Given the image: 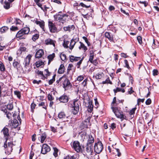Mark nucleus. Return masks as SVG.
Masks as SVG:
<instances>
[{
	"label": "nucleus",
	"instance_id": "obj_53",
	"mask_svg": "<svg viewBox=\"0 0 159 159\" xmlns=\"http://www.w3.org/2000/svg\"><path fill=\"white\" fill-rule=\"evenodd\" d=\"M79 61L77 63V68H79L80 67V66L82 63V62L83 61V59H81L79 60Z\"/></svg>",
	"mask_w": 159,
	"mask_h": 159
},
{
	"label": "nucleus",
	"instance_id": "obj_5",
	"mask_svg": "<svg viewBox=\"0 0 159 159\" xmlns=\"http://www.w3.org/2000/svg\"><path fill=\"white\" fill-rule=\"evenodd\" d=\"M72 147L77 152H82L83 150V147L81 146L80 142L75 141H74L72 143Z\"/></svg>",
	"mask_w": 159,
	"mask_h": 159
},
{
	"label": "nucleus",
	"instance_id": "obj_52",
	"mask_svg": "<svg viewBox=\"0 0 159 159\" xmlns=\"http://www.w3.org/2000/svg\"><path fill=\"white\" fill-rule=\"evenodd\" d=\"M121 11L122 13L127 16H129V13L125 10L123 9V8H121Z\"/></svg>",
	"mask_w": 159,
	"mask_h": 159
},
{
	"label": "nucleus",
	"instance_id": "obj_61",
	"mask_svg": "<svg viewBox=\"0 0 159 159\" xmlns=\"http://www.w3.org/2000/svg\"><path fill=\"white\" fill-rule=\"evenodd\" d=\"M36 105L34 103H33L31 104V108L32 111L33 112L35 108V107L36 106Z\"/></svg>",
	"mask_w": 159,
	"mask_h": 159
},
{
	"label": "nucleus",
	"instance_id": "obj_17",
	"mask_svg": "<svg viewBox=\"0 0 159 159\" xmlns=\"http://www.w3.org/2000/svg\"><path fill=\"white\" fill-rule=\"evenodd\" d=\"M45 43L46 45H48L49 44L52 45L54 47H55V41L52 40V39L48 38L45 40Z\"/></svg>",
	"mask_w": 159,
	"mask_h": 159
},
{
	"label": "nucleus",
	"instance_id": "obj_9",
	"mask_svg": "<svg viewBox=\"0 0 159 159\" xmlns=\"http://www.w3.org/2000/svg\"><path fill=\"white\" fill-rule=\"evenodd\" d=\"M17 115V118L18 120L19 121V123L17 120H14L13 122L12 123V126L13 128H16L19 125V124H20L21 123V120L19 114H18Z\"/></svg>",
	"mask_w": 159,
	"mask_h": 159
},
{
	"label": "nucleus",
	"instance_id": "obj_16",
	"mask_svg": "<svg viewBox=\"0 0 159 159\" xmlns=\"http://www.w3.org/2000/svg\"><path fill=\"white\" fill-rule=\"evenodd\" d=\"M75 28V26L74 25H69L66 26H65L63 27V30L65 31H68L69 32L71 31L74 30Z\"/></svg>",
	"mask_w": 159,
	"mask_h": 159
},
{
	"label": "nucleus",
	"instance_id": "obj_49",
	"mask_svg": "<svg viewBox=\"0 0 159 159\" xmlns=\"http://www.w3.org/2000/svg\"><path fill=\"white\" fill-rule=\"evenodd\" d=\"M39 35L38 34H35L33 36V37L32 38V39L33 40L35 41L37 40L39 37Z\"/></svg>",
	"mask_w": 159,
	"mask_h": 159
},
{
	"label": "nucleus",
	"instance_id": "obj_10",
	"mask_svg": "<svg viewBox=\"0 0 159 159\" xmlns=\"http://www.w3.org/2000/svg\"><path fill=\"white\" fill-rule=\"evenodd\" d=\"M50 148L47 144H44L43 145L41 152L42 153L45 154L47 153L48 152L50 151Z\"/></svg>",
	"mask_w": 159,
	"mask_h": 159
},
{
	"label": "nucleus",
	"instance_id": "obj_48",
	"mask_svg": "<svg viewBox=\"0 0 159 159\" xmlns=\"http://www.w3.org/2000/svg\"><path fill=\"white\" fill-rule=\"evenodd\" d=\"M13 20V19L12 18L10 17L7 19V23H11L12 24H13L14 23Z\"/></svg>",
	"mask_w": 159,
	"mask_h": 159
},
{
	"label": "nucleus",
	"instance_id": "obj_7",
	"mask_svg": "<svg viewBox=\"0 0 159 159\" xmlns=\"http://www.w3.org/2000/svg\"><path fill=\"white\" fill-rule=\"evenodd\" d=\"M103 145L101 142H98L95 143L94 146V150L96 153H100L103 149Z\"/></svg>",
	"mask_w": 159,
	"mask_h": 159
},
{
	"label": "nucleus",
	"instance_id": "obj_36",
	"mask_svg": "<svg viewBox=\"0 0 159 159\" xmlns=\"http://www.w3.org/2000/svg\"><path fill=\"white\" fill-rule=\"evenodd\" d=\"M136 109V107H135L132 108L129 112V114L130 115L131 117L133 118L134 117V114L135 113V111Z\"/></svg>",
	"mask_w": 159,
	"mask_h": 159
},
{
	"label": "nucleus",
	"instance_id": "obj_21",
	"mask_svg": "<svg viewBox=\"0 0 159 159\" xmlns=\"http://www.w3.org/2000/svg\"><path fill=\"white\" fill-rule=\"evenodd\" d=\"M79 43L80 44V45L78 46V48L80 50H83L84 52H85L87 50V47L85 46L83 43L81 42H80Z\"/></svg>",
	"mask_w": 159,
	"mask_h": 159
},
{
	"label": "nucleus",
	"instance_id": "obj_39",
	"mask_svg": "<svg viewBox=\"0 0 159 159\" xmlns=\"http://www.w3.org/2000/svg\"><path fill=\"white\" fill-rule=\"evenodd\" d=\"M8 28L7 26H3L0 28V32L1 33H4L6 32L8 30Z\"/></svg>",
	"mask_w": 159,
	"mask_h": 159
},
{
	"label": "nucleus",
	"instance_id": "obj_45",
	"mask_svg": "<svg viewBox=\"0 0 159 159\" xmlns=\"http://www.w3.org/2000/svg\"><path fill=\"white\" fill-rule=\"evenodd\" d=\"M56 76V75H54L52 79L50 80L48 82V83L49 85H51L52 84L53 82L55 81V77Z\"/></svg>",
	"mask_w": 159,
	"mask_h": 159
},
{
	"label": "nucleus",
	"instance_id": "obj_43",
	"mask_svg": "<svg viewBox=\"0 0 159 159\" xmlns=\"http://www.w3.org/2000/svg\"><path fill=\"white\" fill-rule=\"evenodd\" d=\"M46 137V135L45 134H42L41 137V142L43 143Z\"/></svg>",
	"mask_w": 159,
	"mask_h": 159
},
{
	"label": "nucleus",
	"instance_id": "obj_22",
	"mask_svg": "<svg viewBox=\"0 0 159 159\" xmlns=\"http://www.w3.org/2000/svg\"><path fill=\"white\" fill-rule=\"evenodd\" d=\"M91 116H89L87 119L84 121L83 122L84 127H87L88 125L89 124V121L90 120Z\"/></svg>",
	"mask_w": 159,
	"mask_h": 159
},
{
	"label": "nucleus",
	"instance_id": "obj_44",
	"mask_svg": "<svg viewBox=\"0 0 159 159\" xmlns=\"http://www.w3.org/2000/svg\"><path fill=\"white\" fill-rule=\"evenodd\" d=\"M94 57V54L93 53H91L90 54L89 61L90 62H92Z\"/></svg>",
	"mask_w": 159,
	"mask_h": 159
},
{
	"label": "nucleus",
	"instance_id": "obj_30",
	"mask_svg": "<svg viewBox=\"0 0 159 159\" xmlns=\"http://www.w3.org/2000/svg\"><path fill=\"white\" fill-rule=\"evenodd\" d=\"M21 30L25 35L28 34L30 31V29L28 27L23 28Z\"/></svg>",
	"mask_w": 159,
	"mask_h": 159
},
{
	"label": "nucleus",
	"instance_id": "obj_8",
	"mask_svg": "<svg viewBox=\"0 0 159 159\" xmlns=\"http://www.w3.org/2000/svg\"><path fill=\"white\" fill-rule=\"evenodd\" d=\"M48 27L50 31L52 33L57 32L60 30H57L55 25L51 21L48 22Z\"/></svg>",
	"mask_w": 159,
	"mask_h": 159
},
{
	"label": "nucleus",
	"instance_id": "obj_33",
	"mask_svg": "<svg viewBox=\"0 0 159 159\" xmlns=\"http://www.w3.org/2000/svg\"><path fill=\"white\" fill-rule=\"evenodd\" d=\"M38 106L39 107L42 106L43 108L47 109L48 105L45 102H43L39 103L38 104Z\"/></svg>",
	"mask_w": 159,
	"mask_h": 159
},
{
	"label": "nucleus",
	"instance_id": "obj_12",
	"mask_svg": "<svg viewBox=\"0 0 159 159\" xmlns=\"http://www.w3.org/2000/svg\"><path fill=\"white\" fill-rule=\"evenodd\" d=\"M33 22L36 24L37 25H39L41 28L45 31L44 30V22L43 20L39 21L37 20V19H34Z\"/></svg>",
	"mask_w": 159,
	"mask_h": 159
},
{
	"label": "nucleus",
	"instance_id": "obj_37",
	"mask_svg": "<svg viewBox=\"0 0 159 159\" xmlns=\"http://www.w3.org/2000/svg\"><path fill=\"white\" fill-rule=\"evenodd\" d=\"M43 64L44 62L41 60H39L35 63V65L37 67H39L40 66L43 65Z\"/></svg>",
	"mask_w": 159,
	"mask_h": 159
},
{
	"label": "nucleus",
	"instance_id": "obj_3",
	"mask_svg": "<svg viewBox=\"0 0 159 159\" xmlns=\"http://www.w3.org/2000/svg\"><path fill=\"white\" fill-rule=\"evenodd\" d=\"M118 101H116V98H114L113 101L111 104V108L112 109L114 113L115 116L119 118V111L118 110L119 104V101L118 99Z\"/></svg>",
	"mask_w": 159,
	"mask_h": 159
},
{
	"label": "nucleus",
	"instance_id": "obj_50",
	"mask_svg": "<svg viewBox=\"0 0 159 159\" xmlns=\"http://www.w3.org/2000/svg\"><path fill=\"white\" fill-rule=\"evenodd\" d=\"M137 39L139 44H141L142 43V38L141 36H138L137 37Z\"/></svg>",
	"mask_w": 159,
	"mask_h": 159
},
{
	"label": "nucleus",
	"instance_id": "obj_63",
	"mask_svg": "<svg viewBox=\"0 0 159 159\" xmlns=\"http://www.w3.org/2000/svg\"><path fill=\"white\" fill-rule=\"evenodd\" d=\"M139 2L140 3L144 4L145 7H146L148 4V3L146 1H145L143 2L140 1Z\"/></svg>",
	"mask_w": 159,
	"mask_h": 159
},
{
	"label": "nucleus",
	"instance_id": "obj_40",
	"mask_svg": "<svg viewBox=\"0 0 159 159\" xmlns=\"http://www.w3.org/2000/svg\"><path fill=\"white\" fill-rule=\"evenodd\" d=\"M105 37L107 38L109 40H112V37L111 36L110 33L109 32H106L105 33Z\"/></svg>",
	"mask_w": 159,
	"mask_h": 159
},
{
	"label": "nucleus",
	"instance_id": "obj_24",
	"mask_svg": "<svg viewBox=\"0 0 159 159\" xmlns=\"http://www.w3.org/2000/svg\"><path fill=\"white\" fill-rule=\"evenodd\" d=\"M76 43V42L75 41L74 39H72L71 40L70 43L69 48L70 50H72L75 46Z\"/></svg>",
	"mask_w": 159,
	"mask_h": 159
},
{
	"label": "nucleus",
	"instance_id": "obj_55",
	"mask_svg": "<svg viewBox=\"0 0 159 159\" xmlns=\"http://www.w3.org/2000/svg\"><path fill=\"white\" fill-rule=\"evenodd\" d=\"M37 74L38 75H41L42 76V79H44L45 78V77L44 75L43 72L42 71L39 70H38L37 72Z\"/></svg>",
	"mask_w": 159,
	"mask_h": 159
},
{
	"label": "nucleus",
	"instance_id": "obj_31",
	"mask_svg": "<svg viewBox=\"0 0 159 159\" xmlns=\"http://www.w3.org/2000/svg\"><path fill=\"white\" fill-rule=\"evenodd\" d=\"M103 75L104 74L102 72H99L96 74L95 78L97 79H100L103 77Z\"/></svg>",
	"mask_w": 159,
	"mask_h": 159
},
{
	"label": "nucleus",
	"instance_id": "obj_54",
	"mask_svg": "<svg viewBox=\"0 0 159 159\" xmlns=\"http://www.w3.org/2000/svg\"><path fill=\"white\" fill-rule=\"evenodd\" d=\"M44 74L46 76H48L50 75V73L49 72L48 70V69H46L44 70Z\"/></svg>",
	"mask_w": 159,
	"mask_h": 159
},
{
	"label": "nucleus",
	"instance_id": "obj_1",
	"mask_svg": "<svg viewBox=\"0 0 159 159\" xmlns=\"http://www.w3.org/2000/svg\"><path fill=\"white\" fill-rule=\"evenodd\" d=\"M13 108V105L12 104H8L7 106H2L1 108V110L3 111L4 114L6 115L8 119H11L12 117H16L18 114H19V109L18 107H16L14 111V112H12V114L9 111H8L7 110H11Z\"/></svg>",
	"mask_w": 159,
	"mask_h": 159
},
{
	"label": "nucleus",
	"instance_id": "obj_58",
	"mask_svg": "<svg viewBox=\"0 0 159 159\" xmlns=\"http://www.w3.org/2000/svg\"><path fill=\"white\" fill-rule=\"evenodd\" d=\"M124 63L125 64V67H126L128 69H129L130 68V67L129 65L128 61L126 60H124Z\"/></svg>",
	"mask_w": 159,
	"mask_h": 159
},
{
	"label": "nucleus",
	"instance_id": "obj_11",
	"mask_svg": "<svg viewBox=\"0 0 159 159\" xmlns=\"http://www.w3.org/2000/svg\"><path fill=\"white\" fill-rule=\"evenodd\" d=\"M1 132L3 133L5 140L11 139L10 138H9V130L7 128L4 127L2 130Z\"/></svg>",
	"mask_w": 159,
	"mask_h": 159
},
{
	"label": "nucleus",
	"instance_id": "obj_27",
	"mask_svg": "<svg viewBox=\"0 0 159 159\" xmlns=\"http://www.w3.org/2000/svg\"><path fill=\"white\" fill-rule=\"evenodd\" d=\"M53 155L55 158H56L58 156L59 150L56 147L53 148Z\"/></svg>",
	"mask_w": 159,
	"mask_h": 159
},
{
	"label": "nucleus",
	"instance_id": "obj_28",
	"mask_svg": "<svg viewBox=\"0 0 159 159\" xmlns=\"http://www.w3.org/2000/svg\"><path fill=\"white\" fill-rule=\"evenodd\" d=\"M55 57V54L54 53L50 54L48 56V64H49L53 60Z\"/></svg>",
	"mask_w": 159,
	"mask_h": 159
},
{
	"label": "nucleus",
	"instance_id": "obj_15",
	"mask_svg": "<svg viewBox=\"0 0 159 159\" xmlns=\"http://www.w3.org/2000/svg\"><path fill=\"white\" fill-rule=\"evenodd\" d=\"M44 54L43 50L40 49L38 50L35 54V56L36 58H39L41 57Z\"/></svg>",
	"mask_w": 159,
	"mask_h": 159
},
{
	"label": "nucleus",
	"instance_id": "obj_56",
	"mask_svg": "<svg viewBox=\"0 0 159 159\" xmlns=\"http://www.w3.org/2000/svg\"><path fill=\"white\" fill-rule=\"evenodd\" d=\"M84 79V77L83 75H80L79 76L77 79V81H82Z\"/></svg>",
	"mask_w": 159,
	"mask_h": 159
},
{
	"label": "nucleus",
	"instance_id": "obj_25",
	"mask_svg": "<svg viewBox=\"0 0 159 159\" xmlns=\"http://www.w3.org/2000/svg\"><path fill=\"white\" fill-rule=\"evenodd\" d=\"M94 142V138L91 135H89V138L87 144L93 145Z\"/></svg>",
	"mask_w": 159,
	"mask_h": 159
},
{
	"label": "nucleus",
	"instance_id": "obj_20",
	"mask_svg": "<svg viewBox=\"0 0 159 159\" xmlns=\"http://www.w3.org/2000/svg\"><path fill=\"white\" fill-rule=\"evenodd\" d=\"M58 117L59 119H62V120L67 118L65 113L62 111L60 112L58 114Z\"/></svg>",
	"mask_w": 159,
	"mask_h": 159
},
{
	"label": "nucleus",
	"instance_id": "obj_62",
	"mask_svg": "<svg viewBox=\"0 0 159 159\" xmlns=\"http://www.w3.org/2000/svg\"><path fill=\"white\" fill-rule=\"evenodd\" d=\"M10 30L12 31H16L18 30V27L16 26H12L10 28Z\"/></svg>",
	"mask_w": 159,
	"mask_h": 159
},
{
	"label": "nucleus",
	"instance_id": "obj_34",
	"mask_svg": "<svg viewBox=\"0 0 159 159\" xmlns=\"http://www.w3.org/2000/svg\"><path fill=\"white\" fill-rule=\"evenodd\" d=\"M70 42L69 41L64 40L63 43V47L66 48H69Z\"/></svg>",
	"mask_w": 159,
	"mask_h": 159
},
{
	"label": "nucleus",
	"instance_id": "obj_47",
	"mask_svg": "<svg viewBox=\"0 0 159 159\" xmlns=\"http://www.w3.org/2000/svg\"><path fill=\"white\" fill-rule=\"evenodd\" d=\"M61 60L63 61H64L66 59V56L65 54H61L60 56Z\"/></svg>",
	"mask_w": 159,
	"mask_h": 159
},
{
	"label": "nucleus",
	"instance_id": "obj_23",
	"mask_svg": "<svg viewBox=\"0 0 159 159\" xmlns=\"http://www.w3.org/2000/svg\"><path fill=\"white\" fill-rule=\"evenodd\" d=\"M81 58L80 57H76L71 56L70 57V60L71 62H73L79 61Z\"/></svg>",
	"mask_w": 159,
	"mask_h": 159
},
{
	"label": "nucleus",
	"instance_id": "obj_42",
	"mask_svg": "<svg viewBox=\"0 0 159 159\" xmlns=\"http://www.w3.org/2000/svg\"><path fill=\"white\" fill-rule=\"evenodd\" d=\"M63 17H62V19H62V20H64V21H61V23L63 24L64 23L66 22V20L68 16V15L66 14H63Z\"/></svg>",
	"mask_w": 159,
	"mask_h": 159
},
{
	"label": "nucleus",
	"instance_id": "obj_26",
	"mask_svg": "<svg viewBox=\"0 0 159 159\" xmlns=\"http://www.w3.org/2000/svg\"><path fill=\"white\" fill-rule=\"evenodd\" d=\"M65 70V68L64 65L61 64L59 68L58 73L59 74H62L64 72Z\"/></svg>",
	"mask_w": 159,
	"mask_h": 159
},
{
	"label": "nucleus",
	"instance_id": "obj_32",
	"mask_svg": "<svg viewBox=\"0 0 159 159\" xmlns=\"http://www.w3.org/2000/svg\"><path fill=\"white\" fill-rule=\"evenodd\" d=\"M93 108V105L92 104V102H89V105L88 107V110L89 112H91Z\"/></svg>",
	"mask_w": 159,
	"mask_h": 159
},
{
	"label": "nucleus",
	"instance_id": "obj_4",
	"mask_svg": "<svg viewBox=\"0 0 159 159\" xmlns=\"http://www.w3.org/2000/svg\"><path fill=\"white\" fill-rule=\"evenodd\" d=\"M80 105V101L78 99H75L71 104L72 112L75 115L77 114L79 111Z\"/></svg>",
	"mask_w": 159,
	"mask_h": 159
},
{
	"label": "nucleus",
	"instance_id": "obj_13",
	"mask_svg": "<svg viewBox=\"0 0 159 159\" xmlns=\"http://www.w3.org/2000/svg\"><path fill=\"white\" fill-rule=\"evenodd\" d=\"M32 56L30 55H28L25 58L24 62V64H25V67L26 68H27L28 67L30 64V60L31 59Z\"/></svg>",
	"mask_w": 159,
	"mask_h": 159
},
{
	"label": "nucleus",
	"instance_id": "obj_64",
	"mask_svg": "<svg viewBox=\"0 0 159 159\" xmlns=\"http://www.w3.org/2000/svg\"><path fill=\"white\" fill-rule=\"evenodd\" d=\"M129 94H131L134 92V90H133L132 87H131L130 89H129L128 92Z\"/></svg>",
	"mask_w": 159,
	"mask_h": 159
},
{
	"label": "nucleus",
	"instance_id": "obj_41",
	"mask_svg": "<svg viewBox=\"0 0 159 159\" xmlns=\"http://www.w3.org/2000/svg\"><path fill=\"white\" fill-rule=\"evenodd\" d=\"M4 7L5 8L8 9L10 7V3L9 2L7 1H5L4 2Z\"/></svg>",
	"mask_w": 159,
	"mask_h": 159
},
{
	"label": "nucleus",
	"instance_id": "obj_59",
	"mask_svg": "<svg viewBox=\"0 0 159 159\" xmlns=\"http://www.w3.org/2000/svg\"><path fill=\"white\" fill-rule=\"evenodd\" d=\"M79 5L81 6V7H85L86 8H89L90 7V5L86 6L82 2L80 3V4Z\"/></svg>",
	"mask_w": 159,
	"mask_h": 159
},
{
	"label": "nucleus",
	"instance_id": "obj_2",
	"mask_svg": "<svg viewBox=\"0 0 159 159\" xmlns=\"http://www.w3.org/2000/svg\"><path fill=\"white\" fill-rule=\"evenodd\" d=\"M13 142L11 140V139H6L5 140L3 147L6 154L8 155L11 154L13 150Z\"/></svg>",
	"mask_w": 159,
	"mask_h": 159
},
{
	"label": "nucleus",
	"instance_id": "obj_6",
	"mask_svg": "<svg viewBox=\"0 0 159 159\" xmlns=\"http://www.w3.org/2000/svg\"><path fill=\"white\" fill-rule=\"evenodd\" d=\"M61 84L63 85V88L65 90L68 89L69 87H70L71 86L69 80L65 75L63 76Z\"/></svg>",
	"mask_w": 159,
	"mask_h": 159
},
{
	"label": "nucleus",
	"instance_id": "obj_18",
	"mask_svg": "<svg viewBox=\"0 0 159 159\" xmlns=\"http://www.w3.org/2000/svg\"><path fill=\"white\" fill-rule=\"evenodd\" d=\"M93 145L87 144L86 147L85 148L86 151L88 153H90L91 154L93 152Z\"/></svg>",
	"mask_w": 159,
	"mask_h": 159
},
{
	"label": "nucleus",
	"instance_id": "obj_46",
	"mask_svg": "<svg viewBox=\"0 0 159 159\" xmlns=\"http://www.w3.org/2000/svg\"><path fill=\"white\" fill-rule=\"evenodd\" d=\"M113 153L115 154V156L117 155L118 157H119V151L118 149H115L113 150Z\"/></svg>",
	"mask_w": 159,
	"mask_h": 159
},
{
	"label": "nucleus",
	"instance_id": "obj_14",
	"mask_svg": "<svg viewBox=\"0 0 159 159\" xmlns=\"http://www.w3.org/2000/svg\"><path fill=\"white\" fill-rule=\"evenodd\" d=\"M25 34L22 31L20 30L17 33L16 35V37L20 39H25Z\"/></svg>",
	"mask_w": 159,
	"mask_h": 159
},
{
	"label": "nucleus",
	"instance_id": "obj_29",
	"mask_svg": "<svg viewBox=\"0 0 159 159\" xmlns=\"http://www.w3.org/2000/svg\"><path fill=\"white\" fill-rule=\"evenodd\" d=\"M54 18L55 20L56 21H58L59 20L61 21V20L62 19V17H63V15H61L59 14H57L56 15H55L54 16Z\"/></svg>",
	"mask_w": 159,
	"mask_h": 159
},
{
	"label": "nucleus",
	"instance_id": "obj_51",
	"mask_svg": "<svg viewBox=\"0 0 159 159\" xmlns=\"http://www.w3.org/2000/svg\"><path fill=\"white\" fill-rule=\"evenodd\" d=\"M19 63L17 61H15L13 63V65L14 68L17 69V66L19 65Z\"/></svg>",
	"mask_w": 159,
	"mask_h": 159
},
{
	"label": "nucleus",
	"instance_id": "obj_57",
	"mask_svg": "<svg viewBox=\"0 0 159 159\" xmlns=\"http://www.w3.org/2000/svg\"><path fill=\"white\" fill-rule=\"evenodd\" d=\"M109 83L111 84V82L110 81V80H109V78H107V79L105 81H103L102 82V83L103 84H105Z\"/></svg>",
	"mask_w": 159,
	"mask_h": 159
},
{
	"label": "nucleus",
	"instance_id": "obj_60",
	"mask_svg": "<svg viewBox=\"0 0 159 159\" xmlns=\"http://www.w3.org/2000/svg\"><path fill=\"white\" fill-rule=\"evenodd\" d=\"M48 100H50V101H52V100L54 98L52 96V95H51L50 94H48Z\"/></svg>",
	"mask_w": 159,
	"mask_h": 159
},
{
	"label": "nucleus",
	"instance_id": "obj_19",
	"mask_svg": "<svg viewBox=\"0 0 159 159\" xmlns=\"http://www.w3.org/2000/svg\"><path fill=\"white\" fill-rule=\"evenodd\" d=\"M59 101L62 102L66 103L68 101V98L67 96L62 95L59 98Z\"/></svg>",
	"mask_w": 159,
	"mask_h": 159
},
{
	"label": "nucleus",
	"instance_id": "obj_38",
	"mask_svg": "<svg viewBox=\"0 0 159 159\" xmlns=\"http://www.w3.org/2000/svg\"><path fill=\"white\" fill-rule=\"evenodd\" d=\"M5 70V68L3 63L0 61V71H4Z\"/></svg>",
	"mask_w": 159,
	"mask_h": 159
},
{
	"label": "nucleus",
	"instance_id": "obj_35",
	"mask_svg": "<svg viewBox=\"0 0 159 159\" xmlns=\"http://www.w3.org/2000/svg\"><path fill=\"white\" fill-rule=\"evenodd\" d=\"M35 2L39 7L42 6L43 2H44V0H34Z\"/></svg>",
	"mask_w": 159,
	"mask_h": 159
}]
</instances>
